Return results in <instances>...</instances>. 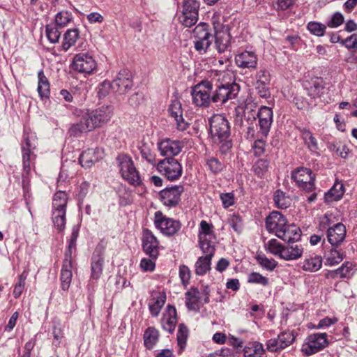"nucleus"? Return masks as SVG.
Here are the masks:
<instances>
[{"instance_id":"obj_1","label":"nucleus","mask_w":357,"mask_h":357,"mask_svg":"<svg viewBox=\"0 0 357 357\" xmlns=\"http://www.w3.org/2000/svg\"><path fill=\"white\" fill-rule=\"evenodd\" d=\"M213 81L204 80L196 84L191 90L192 102L197 107H207L212 101Z\"/></svg>"},{"instance_id":"obj_2","label":"nucleus","mask_w":357,"mask_h":357,"mask_svg":"<svg viewBox=\"0 0 357 357\" xmlns=\"http://www.w3.org/2000/svg\"><path fill=\"white\" fill-rule=\"evenodd\" d=\"M67 202L68 196L65 192L58 191L54 194L52 204V220L59 231H63L65 228Z\"/></svg>"},{"instance_id":"obj_3","label":"nucleus","mask_w":357,"mask_h":357,"mask_svg":"<svg viewBox=\"0 0 357 357\" xmlns=\"http://www.w3.org/2000/svg\"><path fill=\"white\" fill-rule=\"evenodd\" d=\"M210 133L215 143L226 142L230 135L227 119L221 114H215L209 120Z\"/></svg>"},{"instance_id":"obj_4","label":"nucleus","mask_w":357,"mask_h":357,"mask_svg":"<svg viewBox=\"0 0 357 357\" xmlns=\"http://www.w3.org/2000/svg\"><path fill=\"white\" fill-rule=\"evenodd\" d=\"M328 344V335L326 333H312L305 340L301 351L309 356L323 350Z\"/></svg>"},{"instance_id":"obj_5","label":"nucleus","mask_w":357,"mask_h":357,"mask_svg":"<svg viewBox=\"0 0 357 357\" xmlns=\"http://www.w3.org/2000/svg\"><path fill=\"white\" fill-rule=\"evenodd\" d=\"M194 46L196 51L200 54L206 52L212 43V34L209 30V25L200 23L196 26L193 31Z\"/></svg>"},{"instance_id":"obj_6","label":"nucleus","mask_w":357,"mask_h":357,"mask_svg":"<svg viewBox=\"0 0 357 357\" xmlns=\"http://www.w3.org/2000/svg\"><path fill=\"white\" fill-rule=\"evenodd\" d=\"M215 90L213 89L212 102L224 104L227 100L234 99L239 92V86L236 84H214Z\"/></svg>"},{"instance_id":"obj_7","label":"nucleus","mask_w":357,"mask_h":357,"mask_svg":"<svg viewBox=\"0 0 357 357\" xmlns=\"http://www.w3.org/2000/svg\"><path fill=\"white\" fill-rule=\"evenodd\" d=\"M117 160L122 177L131 185H139L141 183L140 178L131 158L126 155H121Z\"/></svg>"},{"instance_id":"obj_8","label":"nucleus","mask_w":357,"mask_h":357,"mask_svg":"<svg viewBox=\"0 0 357 357\" xmlns=\"http://www.w3.org/2000/svg\"><path fill=\"white\" fill-rule=\"evenodd\" d=\"M71 67L79 73L90 75L96 69L97 63L90 54L79 53L74 56Z\"/></svg>"},{"instance_id":"obj_9","label":"nucleus","mask_w":357,"mask_h":357,"mask_svg":"<svg viewBox=\"0 0 357 357\" xmlns=\"http://www.w3.org/2000/svg\"><path fill=\"white\" fill-rule=\"evenodd\" d=\"M291 178L303 190L311 192L314 188V176L311 169L308 168H297L292 172Z\"/></svg>"},{"instance_id":"obj_10","label":"nucleus","mask_w":357,"mask_h":357,"mask_svg":"<svg viewBox=\"0 0 357 357\" xmlns=\"http://www.w3.org/2000/svg\"><path fill=\"white\" fill-rule=\"evenodd\" d=\"M99 127L93 112H82L79 123L72 125L69 129L71 135L78 136L81 133L87 132Z\"/></svg>"},{"instance_id":"obj_11","label":"nucleus","mask_w":357,"mask_h":357,"mask_svg":"<svg viewBox=\"0 0 357 357\" xmlns=\"http://www.w3.org/2000/svg\"><path fill=\"white\" fill-rule=\"evenodd\" d=\"M158 170L169 181L178 179L182 174L181 164L174 158H165L157 164Z\"/></svg>"},{"instance_id":"obj_12","label":"nucleus","mask_w":357,"mask_h":357,"mask_svg":"<svg viewBox=\"0 0 357 357\" xmlns=\"http://www.w3.org/2000/svg\"><path fill=\"white\" fill-rule=\"evenodd\" d=\"M154 224L160 231L167 236H172L177 233L181 228L179 221L167 218L160 211L155 213Z\"/></svg>"},{"instance_id":"obj_13","label":"nucleus","mask_w":357,"mask_h":357,"mask_svg":"<svg viewBox=\"0 0 357 357\" xmlns=\"http://www.w3.org/2000/svg\"><path fill=\"white\" fill-rule=\"evenodd\" d=\"M271 82V75L266 69H260L255 75V89L257 94L264 98H268L271 96L270 85Z\"/></svg>"},{"instance_id":"obj_14","label":"nucleus","mask_w":357,"mask_h":357,"mask_svg":"<svg viewBox=\"0 0 357 357\" xmlns=\"http://www.w3.org/2000/svg\"><path fill=\"white\" fill-rule=\"evenodd\" d=\"M131 73L128 70H121L116 77L112 82L113 86V93L116 95H123L126 93L132 86Z\"/></svg>"},{"instance_id":"obj_15","label":"nucleus","mask_w":357,"mask_h":357,"mask_svg":"<svg viewBox=\"0 0 357 357\" xmlns=\"http://www.w3.org/2000/svg\"><path fill=\"white\" fill-rule=\"evenodd\" d=\"M213 225L205 220L200 222L199 232L200 248L207 249L208 248H215V237L213 230Z\"/></svg>"},{"instance_id":"obj_16","label":"nucleus","mask_w":357,"mask_h":357,"mask_svg":"<svg viewBox=\"0 0 357 357\" xmlns=\"http://www.w3.org/2000/svg\"><path fill=\"white\" fill-rule=\"evenodd\" d=\"M183 192L182 185L166 188L160 192V199L167 206H175L178 204Z\"/></svg>"},{"instance_id":"obj_17","label":"nucleus","mask_w":357,"mask_h":357,"mask_svg":"<svg viewBox=\"0 0 357 357\" xmlns=\"http://www.w3.org/2000/svg\"><path fill=\"white\" fill-rule=\"evenodd\" d=\"M287 221L279 211H273L266 219V227L269 232L274 233L277 236Z\"/></svg>"},{"instance_id":"obj_18","label":"nucleus","mask_w":357,"mask_h":357,"mask_svg":"<svg viewBox=\"0 0 357 357\" xmlns=\"http://www.w3.org/2000/svg\"><path fill=\"white\" fill-rule=\"evenodd\" d=\"M142 241L143 250L146 254L153 259H156L159 253V243L155 236L149 229H144Z\"/></svg>"},{"instance_id":"obj_19","label":"nucleus","mask_w":357,"mask_h":357,"mask_svg":"<svg viewBox=\"0 0 357 357\" xmlns=\"http://www.w3.org/2000/svg\"><path fill=\"white\" fill-rule=\"evenodd\" d=\"M346 227L342 223H335L327 229V239L332 246L340 245L346 237Z\"/></svg>"},{"instance_id":"obj_20","label":"nucleus","mask_w":357,"mask_h":357,"mask_svg":"<svg viewBox=\"0 0 357 357\" xmlns=\"http://www.w3.org/2000/svg\"><path fill=\"white\" fill-rule=\"evenodd\" d=\"M204 256L199 257L195 263V273L202 275L211 269V259L215 254V248H201Z\"/></svg>"},{"instance_id":"obj_21","label":"nucleus","mask_w":357,"mask_h":357,"mask_svg":"<svg viewBox=\"0 0 357 357\" xmlns=\"http://www.w3.org/2000/svg\"><path fill=\"white\" fill-rule=\"evenodd\" d=\"M182 148L181 142L178 140L166 139L158 144L160 154L166 156L167 158H172V157L177 155L181 151Z\"/></svg>"},{"instance_id":"obj_22","label":"nucleus","mask_w":357,"mask_h":357,"mask_svg":"<svg viewBox=\"0 0 357 357\" xmlns=\"http://www.w3.org/2000/svg\"><path fill=\"white\" fill-rule=\"evenodd\" d=\"M169 115L173 117L176 122L177 128L179 130H185L188 128V124L184 121L183 118V108L181 102L177 98L171 101L168 109Z\"/></svg>"},{"instance_id":"obj_23","label":"nucleus","mask_w":357,"mask_h":357,"mask_svg":"<svg viewBox=\"0 0 357 357\" xmlns=\"http://www.w3.org/2000/svg\"><path fill=\"white\" fill-rule=\"evenodd\" d=\"M73 259L66 255L63 260V264L61 272V287L64 291L70 287L72 280Z\"/></svg>"},{"instance_id":"obj_24","label":"nucleus","mask_w":357,"mask_h":357,"mask_svg":"<svg viewBox=\"0 0 357 357\" xmlns=\"http://www.w3.org/2000/svg\"><path fill=\"white\" fill-rule=\"evenodd\" d=\"M231 34L227 26L215 32V47L219 52H224L231 44Z\"/></svg>"},{"instance_id":"obj_25","label":"nucleus","mask_w":357,"mask_h":357,"mask_svg":"<svg viewBox=\"0 0 357 357\" xmlns=\"http://www.w3.org/2000/svg\"><path fill=\"white\" fill-rule=\"evenodd\" d=\"M102 153L99 149H89L79 156V161L83 167H90L102 158Z\"/></svg>"},{"instance_id":"obj_26","label":"nucleus","mask_w":357,"mask_h":357,"mask_svg":"<svg viewBox=\"0 0 357 357\" xmlns=\"http://www.w3.org/2000/svg\"><path fill=\"white\" fill-rule=\"evenodd\" d=\"M301 236V229L295 225L285 224V227L279 231L278 237L289 243L298 241Z\"/></svg>"},{"instance_id":"obj_27","label":"nucleus","mask_w":357,"mask_h":357,"mask_svg":"<svg viewBox=\"0 0 357 357\" xmlns=\"http://www.w3.org/2000/svg\"><path fill=\"white\" fill-rule=\"evenodd\" d=\"M162 326L164 330L172 333L177 322L176 308L172 305L167 307L166 312L164 313L162 320Z\"/></svg>"},{"instance_id":"obj_28","label":"nucleus","mask_w":357,"mask_h":357,"mask_svg":"<svg viewBox=\"0 0 357 357\" xmlns=\"http://www.w3.org/2000/svg\"><path fill=\"white\" fill-rule=\"evenodd\" d=\"M236 63L241 68H255L257 57L253 52L244 51L236 56Z\"/></svg>"},{"instance_id":"obj_29","label":"nucleus","mask_w":357,"mask_h":357,"mask_svg":"<svg viewBox=\"0 0 357 357\" xmlns=\"http://www.w3.org/2000/svg\"><path fill=\"white\" fill-rule=\"evenodd\" d=\"M151 296L153 302L149 305L150 312L153 316L157 317L166 301V294L164 291H153Z\"/></svg>"},{"instance_id":"obj_30","label":"nucleus","mask_w":357,"mask_h":357,"mask_svg":"<svg viewBox=\"0 0 357 357\" xmlns=\"http://www.w3.org/2000/svg\"><path fill=\"white\" fill-rule=\"evenodd\" d=\"M303 252V248L301 244L292 243L284 246L282 252V259L290 261L299 259Z\"/></svg>"},{"instance_id":"obj_31","label":"nucleus","mask_w":357,"mask_h":357,"mask_svg":"<svg viewBox=\"0 0 357 357\" xmlns=\"http://www.w3.org/2000/svg\"><path fill=\"white\" fill-rule=\"evenodd\" d=\"M185 296L187 307L191 310H198L201 302V293L198 289L192 288L185 293Z\"/></svg>"},{"instance_id":"obj_32","label":"nucleus","mask_w":357,"mask_h":357,"mask_svg":"<svg viewBox=\"0 0 357 357\" xmlns=\"http://www.w3.org/2000/svg\"><path fill=\"white\" fill-rule=\"evenodd\" d=\"M322 266V258L317 255L306 257L302 263V268L307 272H316Z\"/></svg>"},{"instance_id":"obj_33","label":"nucleus","mask_w":357,"mask_h":357,"mask_svg":"<svg viewBox=\"0 0 357 357\" xmlns=\"http://www.w3.org/2000/svg\"><path fill=\"white\" fill-rule=\"evenodd\" d=\"M104 257L101 252L96 251L92 258L91 278L98 280L102 275Z\"/></svg>"},{"instance_id":"obj_34","label":"nucleus","mask_w":357,"mask_h":357,"mask_svg":"<svg viewBox=\"0 0 357 357\" xmlns=\"http://www.w3.org/2000/svg\"><path fill=\"white\" fill-rule=\"evenodd\" d=\"M99 127L107 123L112 116V109L110 106H103L92 111Z\"/></svg>"},{"instance_id":"obj_35","label":"nucleus","mask_w":357,"mask_h":357,"mask_svg":"<svg viewBox=\"0 0 357 357\" xmlns=\"http://www.w3.org/2000/svg\"><path fill=\"white\" fill-rule=\"evenodd\" d=\"M38 93L41 98H48L50 93V82L43 70L38 73Z\"/></svg>"},{"instance_id":"obj_36","label":"nucleus","mask_w":357,"mask_h":357,"mask_svg":"<svg viewBox=\"0 0 357 357\" xmlns=\"http://www.w3.org/2000/svg\"><path fill=\"white\" fill-rule=\"evenodd\" d=\"M353 264L349 261L344 263L339 268L330 271L328 277L333 279L349 278L352 275Z\"/></svg>"},{"instance_id":"obj_37","label":"nucleus","mask_w":357,"mask_h":357,"mask_svg":"<svg viewBox=\"0 0 357 357\" xmlns=\"http://www.w3.org/2000/svg\"><path fill=\"white\" fill-rule=\"evenodd\" d=\"M79 38V31L77 29H68L63 35L62 50L68 51L73 46Z\"/></svg>"},{"instance_id":"obj_38","label":"nucleus","mask_w":357,"mask_h":357,"mask_svg":"<svg viewBox=\"0 0 357 357\" xmlns=\"http://www.w3.org/2000/svg\"><path fill=\"white\" fill-rule=\"evenodd\" d=\"M159 340V332L153 327H149L144 334V342L145 347L152 349Z\"/></svg>"},{"instance_id":"obj_39","label":"nucleus","mask_w":357,"mask_h":357,"mask_svg":"<svg viewBox=\"0 0 357 357\" xmlns=\"http://www.w3.org/2000/svg\"><path fill=\"white\" fill-rule=\"evenodd\" d=\"M345 257L343 252L336 248H331L325 253L326 265L334 266L340 263Z\"/></svg>"},{"instance_id":"obj_40","label":"nucleus","mask_w":357,"mask_h":357,"mask_svg":"<svg viewBox=\"0 0 357 357\" xmlns=\"http://www.w3.org/2000/svg\"><path fill=\"white\" fill-rule=\"evenodd\" d=\"M344 192V188L342 183L336 182L331 190L326 194L325 199L328 202H332L341 199Z\"/></svg>"},{"instance_id":"obj_41","label":"nucleus","mask_w":357,"mask_h":357,"mask_svg":"<svg viewBox=\"0 0 357 357\" xmlns=\"http://www.w3.org/2000/svg\"><path fill=\"white\" fill-rule=\"evenodd\" d=\"M244 357H266L263 344L256 342L250 347H245Z\"/></svg>"},{"instance_id":"obj_42","label":"nucleus","mask_w":357,"mask_h":357,"mask_svg":"<svg viewBox=\"0 0 357 357\" xmlns=\"http://www.w3.org/2000/svg\"><path fill=\"white\" fill-rule=\"evenodd\" d=\"M180 22L186 27H190L195 24L198 20V13L190 10H183L178 16Z\"/></svg>"},{"instance_id":"obj_43","label":"nucleus","mask_w":357,"mask_h":357,"mask_svg":"<svg viewBox=\"0 0 357 357\" xmlns=\"http://www.w3.org/2000/svg\"><path fill=\"white\" fill-rule=\"evenodd\" d=\"M73 20L72 13L68 10H61L58 11L55 15L54 22L56 26L64 27Z\"/></svg>"},{"instance_id":"obj_44","label":"nucleus","mask_w":357,"mask_h":357,"mask_svg":"<svg viewBox=\"0 0 357 357\" xmlns=\"http://www.w3.org/2000/svg\"><path fill=\"white\" fill-rule=\"evenodd\" d=\"M256 260L263 268L269 271H272L278 265L275 259H269L264 254L257 255Z\"/></svg>"},{"instance_id":"obj_45","label":"nucleus","mask_w":357,"mask_h":357,"mask_svg":"<svg viewBox=\"0 0 357 357\" xmlns=\"http://www.w3.org/2000/svg\"><path fill=\"white\" fill-rule=\"evenodd\" d=\"M265 248L270 253L282 258V252H283L284 245H282L276 239H271L268 241L266 245Z\"/></svg>"},{"instance_id":"obj_46","label":"nucleus","mask_w":357,"mask_h":357,"mask_svg":"<svg viewBox=\"0 0 357 357\" xmlns=\"http://www.w3.org/2000/svg\"><path fill=\"white\" fill-rule=\"evenodd\" d=\"M302 137L305 144L307 146L308 149L312 151L316 152L318 150V143L315 137L312 135L309 130H303L302 132Z\"/></svg>"},{"instance_id":"obj_47","label":"nucleus","mask_w":357,"mask_h":357,"mask_svg":"<svg viewBox=\"0 0 357 357\" xmlns=\"http://www.w3.org/2000/svg\"><path fill=\"white\" fill-rule=\"evenodd\" d=\"M188 335V328L183 324H180L177 333V341L178 346L180 348V352H181L185 347Z\"/></svg>"},{"instance_id":"obj_48","label":"nucleus","mask_w":357,"mask_h":357,"mask_svg":"<svg viewBox=\"0 0 357 357\" xmlns=\"http://www.w3.org/2000/svg\"><path fill=\"white\" fill-rule=\"evenodd\" d=\"M45 31L47 38L50 43L54 44L59 42L61 33L56 26L48 24L46 26Z\"/></svg>"},{"instance_id":"obj_49","label":"nucleus","mask_w":357,"mask_h":357,"mask_svg":"<svg viewBox=\"0 0 357 357\" xmlns=\"http://www.w3.org/2000/svg\"><path fill=\"white\" fill-rule=\"evenodd\" d=\"M207 168L214 174L222 172L224 168L223 164L215 158H210L206 160Z\"/></svg>"},{"instance_id":"obj_50","label":"nucleus","mask_w":357,"mask_h":357,"mask_svg":"<svg viewBox=\"0 0 357 357\" xmlns=\"http://www.w3.org/2000/svg\"><path fill=\"white\" fill-rule=\"evenodd\" d=\"M280 343L285 349L291 345L295 340V335L293 331H283L278 335Z\"/></svg>"},{"instance_id":"obj_51","label":"nucleus","mask_w":357,"mask_h":357,"mask_svg":"<svg viewBox=\"0 0 357 357\" xmlns=\"http://www.w3.org/2000/svg\"><path fill=\"white\" fill-rule=\"evenodd\" d=\"M248 282L249 283L260 284L264 287L268 284V279L257 272H252L248 275Z\"/></svg>"},{"instance_id":"obj_52","label":"nucleus","mask_w":357,"mask_h":357,"mask_svg":"<svg viewBox=\"0 0 357 357\" xmlns=\"http://www.w3.org/2000/svg\"><path fill=\"white\" fill-rule=\"evenodd\" d=\"M335 217L331 213H327L319 218V229L324 230L328 229V227H332L331 225H334Z\"/></svg>"},{"instance_id":"obj_53","label":"nucleus","mask_w":357,"mask_h":357,"mask_svg":"<svg viewBox=\"0 0 357 357\" xmlns=\"http://www.w3.org/2000/svg\"><path fill=\"white\" fill-rule=\"evenodd\" d=\"M274 202L278 208H285L288 206L289 201L284 192L277 190L274 194Z\"/></svg>"},{"instance_id":"obj_54","label":"nucleus","mask_w":357,"mask_h":357,"mask_svg":"<svg viewBox=\"0 0 357 357\" xmlns=\"http://www.w3.org/2000/svg\"><path fill=\"white\" fill-rule=\"evenodd\" d=\"M326 26L323 24L310 22L307 24V29L314 35L322 36L326 31Z\"/></svg>"},{"instance_id":"obj_55","label":"nucleus","mask_w":357,"mask_h":357,"mask_svg":"<svg viewBox=\"0 0 357 357\" xmlns=\"http://www.w3.org/2000/svg\"><path fill=\"white\" fill-rule=\"evenodd\" d=\"M140 153L142 157L146 160L149 163L155 165L156 164L155 155L152 152L151 149L146 146L143 145L140 148Z\"/></svg>"},{"instance_id":"obj_56","label":"nucleus","mask_w":357,"mask_h":357,"mask_svg":"<svg viewBox=\"0 0 357 357\" xmlns=\"http://www.w3.org/2000/svg\"><path fill=\"white\" fill-rule=\"evenodd\" d=\"M36 137L32 134H25L22 143V150L32 151L36 148Z\"/></svg>"},{"instance_id":"obj_57","label":"nucleus","mask_w":357,"mask_h":357,"mask_svg":"<svg viewBox=\"0 0 357 357\" xmlns=\"http://www.w3.org/2000/svg\"><path fill=\"white\" fill-rule=\"evenodd\" d=\"M110 92L113 93V86L112 82L105 80L99 84L98 87V94L100 98L105 97Z\"/></svg>"},{"instance_id":"obj_58","label":"nucleus","mask_w":357,"mask_h":357,"mask_svg":"<svg viewBox=\"0 0 357 357\" xmlns=\"http://www.w3.org/2000/svg\"><path fill=\"white\" fill-rule=\"evenodd\" d=\"M255 173L261 177L268 169V162L266 160H259L253 167Z\"/></svg>"},{"instance_id":"obj_59","label":"nucleus","mask_w":357,"mask_h":357,"mask_svg":"<svg viewBox=\"0 0 357 357\" xmlns=\"http://www.w3.org/2000/svg\"><path fill=\"white\" fill-rule=\"evenodd\" d=\"M79 236V228L76 226L73 227L72 229L71 236L70 238V241L68 244V250L66 253V255H68V257H72V249L75 248L76 246V241L77 239V237Z\"/></svg>"},{"instance_id":"obj_60","label":"nucleus","mask_w":357,"mask_h":357,"mask_svg":"<svg viewBox=\"0 0 357 357\" xmlns=\"http://www.w3.org/2000/svg\"><path fill=\"white\" fill-rule=\"evenodd\" d=\"M266 349L271 352H278L284 349V347L280 343L278 337L268 340L266 343Z\"/></svg>"},{"instance_id":"obj_61","label":"nucleus","mask_w":357,"mask_h":357,"mask_svg":"<svg viewBox=\"0 0 357 357\" xmlns=\"http://www.w3.org/2000/svg\"><path fill=\"white\" fill-rule=\"evenodd\" d=\"M34 158L31 151L22 150V160L24 169L28 172L30 170L31 162Z\"/></svg>"},{"instance_id":"obj_62","label":"nucleus","mask_w":357,"mask_h":357,"mask_svg":"<svg viewBox=\"0 0 357 357\" xmlns=\"http://www.w3.org/2000/svg\"><path fill=\"white\" fill-rule=\"evenodd\" d=\"M229 224L231 227L237 233H240L242 230V220L240 216L233 215L229 220Z\"/></svg>"},{"instance_id":"obj_63","label":"nucleus","mask_w":357,"mask_h":357,"mask_svg":"<svg viewBox=\"0 0 357 357\" xmlns=\"http://www.w3.org/2000/svg\"><path fill=\"white\" fill-rule=\"evenodd\" d=\"M273 120L259 119V126L261 137H266L272 123Z\"/></svg>"},{"instance_id":"obj_64","label":"nucleus","mask_w":357,"mask_h":357,"mask_svg":"<svg viewBox=\"0 0 357 357\" xmlns=\"http://www.w3.org/2000/svg\"><path fill=\"white\" fill-rule=\"evenodd\" d=\"M341 44L345 45L348 49H356L357 48V34H352L351 36L347 38L345 40H342Z\"/></svg>"}]
</instances>
